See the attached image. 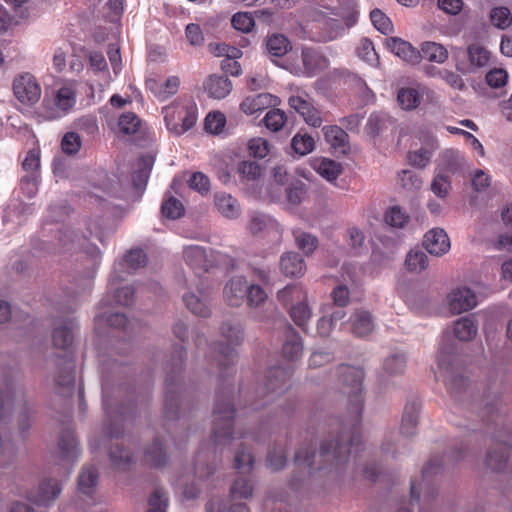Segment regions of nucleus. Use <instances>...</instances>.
I'll list each match as a JSON object with an SVG mask.
<instances>
[{
    "label": "nucleus",
    "instance_id": "64",
    "mask_svg": "<svg viewBox=\"0 0 512 512\" xmlns=\"http://www.w3.org/2000/svg\"><path fill=\"white\" fill-rule=\"evenodd\" d=\"M109 455L112 465L117 469H125L132 459L130 453L118 445L111 449Z\"/></svg>",
    "mask_w": 512,
    "mask_h": 512
},
{
    "label": "nucleus",
    "instance_id": "44",
    "mask_svg": "<svg viewBox=\"0 0 512 512\" xmlns=\"http://www.w3.org/2000/svg\"><path fill=\"white\" fill-rule=\"evenodd\" d=\"M406 367V359L402 354H393L387 357L383 363V373L387 377L400 375Z\"/></svg>",
    "mask_w": 512,
    "mask_h": 512
},
{
    "label": "nucleus",
    "instance_id": "12",
    "mask_svg": "<svg viewBox=\"0 0 512 512\" xmlns=\"http://www.w3.org/2000/svg\"><path fill=\"white\" fill-rule=\"evenodd\" d=\"M58 241L64 252L83 250L93 259H97L100 256V251L94 244L88 242L85 237L77 235L72 229L67 228L61 231Z\"/></svg>",
    "mask_w": 512,
    "mask_h": 512
},
{
    "label": "nucleus",
    "instance_id": "1",
    "mask_svg": "<svg viewBox=\"0 0 512 512\" xmlns=\"http://www.w3.org/2000/svg\"><path fill=\"white\" fill-rule=\"evenodd\" d=\"M362 446V438L359 434L345 432L341 435V441L326 440L321 444L318 457L324 462H330L336 466L349 461L352 454L357 455Z\"/></svg>",
    "mask_w": 512,
    "mask_h": 512
},
{
    "label": "nucleus",
    "instance_id": "37",
    "mask_svg": "<svg viewBox=\"0 0 512 512\" xmlns=\"http://www.w3.org/2000/svg\"><path fill=\"white\" fill-rule=\"evenodd\" d=\"M185 262L194 269H208V261L205 250L200 246H188L183 251Z\"/></svg>",
    "mask_w": 512,
    "mask_h": 512
},
{
    "label": "nucleus",
    "instance_id": "15",
    "mask_svg": "<svg viewBox=\"0 0 512 512\" xmlns=\"http://www.w3.org/2000/svg\"><path fill=\"white\" fill-rule=\"evenodd\" d=\"M450 239L442 228L430 229L424 237V247L432 255L442 256L450 250Z\"/></svg>",
    "mask_w": 512,
    "mask_h": 512
},
{
    "label": "nucleus",
    "instance_id": "33",
    "mask_svg": "<svg viewBox=\"0 0 512 512\" xmlns=\"http://www.w3.org/2000/svg\"><path fill=\"white\" fill-rule=\"evenodd\" d=\"M34 211L32 204L23 203L20 199H12L7 205L3 215V221L8 222H21V217L30 215Z\"/></svg>",
    "mask_w": 512,
    "mask_h": 512
},
{
    "label": "nucleus",
    "instance_id": "42",
    "mask_svg": "<svg viewBox=\"0 0 512 512\" xmlns=\"http://www.w3.org/2000/svg\"><path fill=\"white\" fill-rule=\"evenodd\" d=\"M289 314L294 323L299 327H304L311 318L312 312L306 300H300L293 304L289 309Z\"/></svg>",
    "mask_w": 512,
    "mask_h": 512
},
{
    "label": "nucleus",
    "instance_id": "60",
    "mask_svg": "<svg viewBox=\"0 0 512 512\" xmlns=\"http://www.w3.org/2000/svg\"><path fill=\"white\" fill-rule=\"evenodd\" d=\"M226 123L224 114L221 112H211L205 118V130L211 134H219L223 131Z\"/></svg>",
    "mask_w": 512,
    "mask_h": 512
},
{
    "label": "nucleus",
    "instance_id": "58",
    "mask_svg": "<svg viewBox=\"0 0 512 512\" xmlns=\"http://www.w3.org/2000/svg\"><path fill=\"white\" fill-rule=\"evenodd\" d=\"M254 465V456L250 451L238 450L234 457V467L240 473H249Z\"/></svg>",
    "mask_w": 512,
    "mask_h": 512
},
{
    "label": "nucleus",
    "instance_id": "9",
    "mask_svg": "<svg viewBox=\"0 0 512 512\" xmlns=\"http://www.w3.org/2000/svg\"><path fill=\"white\" fill-rule=\"evenodd\" d=\"M52 361V376L55 389L59 393L70 391V388L74 383V365L72 358L67 353H65V355Z\"/></svg>",
    "mask_w": 512,
    "mask_h": 512
},
{
    "label": "nucleus",
    "instance_id": "22",
    "mask_svg": "<svg viewBox=\"0 0 512 512\" xmlns=\"http://www.w3.org/2000/svg\"><path fill=\"white\" fill-rule=\"evenodd\" d=\"M232 82L222 75H211L204 82V89L209 97L223 99L232 91Z\"/></svg>",
    "mask_w": 512,
    "mask_h": 512
},
{
    "label": "nucleus",
    "instance_id": "18",
    "mask_svg": "<svg viewBox=\"0 0 512 512\" xmlns=\"http://www.w3.org/2000/svg\"><path fill=\"white\" fill-rule=\"evenodd\" d=\"M78 455V443L75 435L71 431H66L59 441V460L62 462L65 472L69 470V466L77 459Z\"/></svg>",
    "mask_w": 512,
    "mask_h": 512
},
{
    "label": "nucleus",
    "instance_id": "10",
    "mask_svg": "<svg viewBox=\"0 0 512 512\" xmlns=\"http://www.w3.org/2000/svg\"><path fill=\"white\" fill-rule=\"evenodd\" d=\"M247 227L252 234L262 233L274 243H279L282 239L283 229L281 225L268 215L252 214Z\"/></svg>",
    "mask_w": 512,
    "mask_h": 512
},
{
    "label": "nucleus",
    "instance_id": "47",
    "mask_svg": "<svg viewBox=\"0 0 512 512\" xmlns=\"http://www.w3.org/2000/svg\"><path fill=\"white\" fill-rule=\"evenodd\" d=\"M405 265L411 272L420 273L428 266L427 255L420 250H411L405 259Z\"/></svg>",
    "mask_w": 512,
    "mask_h": 512
},
{
    "label": "nucleus",
    "instance_id": "36",
    "mask_svg": "<svg viewBox=\"0 0 512 512\" xmlns=\"http://www.w3.org/2000/svg\"><path fill=\"white\" fill-rule=\"evenodd\" d=\"M478 327L470 317H462L453 325L454 336L461 341L472 340L477 335Z\"/></svg>",
    "mask_w": 512,
    "mask_h": 512
},
{
    "label": "nucleus",
    "instance_id": "31",
    "mask_svg": "<svg viewBox=\"0 0 512 512\" xmlns=\"http://www.w3.org/2000/svg\"><path fill=\"white\" fill-rule=\"evenodd\" d=\"M314 170L329 182L335 181L342 173V165L328 158L316 159L313 162Z\"/></svg>",
    "mask_w": 512,
    "mask_h": 512
},
{
    "label": "nucleus",
    "instance_id": "32",
    "mask_svg": "<svg viewBox=\"0 0 512 512\" xmlns=\"http://www.w3.org/2000/svg\"><path fill=\"white\" fill-rule=\"evenodd\" d=\"M465 163V158L460 154L457 150H446L441 154L440 162L436 171H441L442 173L450 172L455 173L458 171L462 165Z\"/></svg>",
    "mask_w": 512,
    "mask_h": 512
},
{
    "label": "nucleus",
    "instance_id": "13",
    "mask_svg": "<svg viewBox=\"0 0 512 512\" xmlns=\"http://www.w3.org/2000/svg\"><path fill=\"white\" fill-rule=\"evenodd\" d=\"M76 103V83L68 82L61 86L55 96L54 104L57 108L56 112L47 114L48 119H56L62 117L69 112Z\"/></svg>",
    "mask_w": 512,
    "mask_h": 512
},
{
    "label": "nucleus",
    "instance_id": "7",
    "mask_svg": "<svg viewBox=\"0 0 512 512\" xmlns=\"http://www.w3.org/2000/svg\"><path fill=\"white\" fill-rule=\"evenodd\" d=\"M233 409L228 402L217 403L214 410L212 438L216 446L227 445L232 437Z\"/></svg>",
    "mask_w": 512,
    "mask_h": 512
},
{
    "label": "nucleus",
    "instance_id": "28",
    "mask_svg": "<svg viewBox=\"0 0 512 512\" xmlns=\"http://www.w3.org/2000/svg\"><path fill=\"white\" fill-rule=\"evenodd\" d=\"M323 133L326 141L334 149L339 150L341 153H346L349 150L348 135L339 126H325L323 127Z\"/></svg>",
    "mask_w": 512,
    "mask_h": 512
},
{
    "label": "nucleus",
    "instance_id": "38",
    "mask_svg": "<svg viewBox=\"0 0 512 512\" xmlns=\"http://www.w3.org/2000/svg\"><path fill=\"white\" fill-rule=\"evenodd\" d=\"M98 482V472L93 466H85L78 478L79 492L90 496L95 491Z\"/></svg>",
    "mask_w": 512,
    "mask_h": 512
},
{
    "label": "nucleus",
    "instance_id": "55",
    "mask_svg": "<svg viewBox=\"0 0 512 512\" xmlns=\"http://www.w3.org/2000/svg\"><path fill=\"white\" fill-rule=\"evenodd\" d=\"M141 126L138 116L132 112L123 114L118 121L120 132L130 135L136 133Z\"/></svg>",
    "mask_w": 512,
    "mask_h": 512
},
{
    "label": "nucleus",
    "instance_id": "19",
    "mask_svg": "<svg viewBox=\"0 0 512 512\" xmlns=\"http://www.w3.org/2000/svg\"><path fill=\"white\" fill-rule=\"evenodd\" d=\"M278 98L270 93H259L246 97L240 104V109L246 115L256 114L268 107L275 106Z\"/></svg>",
    "mask_w": 512,
    "mask_h": 512
},
{
    "label": "nucleus",
    "instance_id": "35",
    "mask_svg": "<svg viewBox=\"0 0 512 512\" xmlns=\"http://www.w3.org/2000/svg\"><path fill=\"white\" fill-rule=\"evenodd\" d=\"M487 465L495 471H504L511 467L510 465V449L507 446H499L489 452Z\"/></svg>",
    "mask_w": 512,
    "mask_h": 512
},
{
    "label": "nucleus",
    "instance_id": "29",
    "mask_svg": "<svg viewBox=\"0 0 512 512\" xmlns=\"http://www.w3.org/2000/svg\"><path fill=\"white\" fill-rule=\"evenodd\" d=\"M76 328L74 320L58 324L53 331V344L60 349H67L73 340V331Z\"/></svg>",
    "mask_w": 512,
    "mask_h": 512
},
{
    "label": "nucleus",
    "instance_id": "21",
    "mask_svg": "<svg viewBox=\"0 0 512 512\" xmlns=\"http://www.w3.org/2000/svg\"><path fill=\"white\" fill-rule=\"evenodd\" d=\"M425 90V87L421 85L400 88L397 92L399 106L403 110H415L420 105Z\"/></svg>",
    "mask_w": 512,
    "mask_h": 512
},
{
    "label": "nucleus",
    "instance_id": "5",
    "mask_svg": "<svg viewBox=\"0 0 512 512\" xmlns=\"http://www.w3.org/2000/svg\"><path fill=\"white\" fill-rule=\"evenodd\" d=\"M221 333L228 345L218 344L213 349L219 364L228 365L236 356L233 346L240 345L244 340V329L240 323L228 321L223 323Z\"/></svg>",
    "mask_w": 512,
    "mask_h": 512
},
{
    "label": "nucleus",
    "instance_id": "25",
    "mask_svg": "<svg viewBox=\"0 0 512 512\" xmlns=\"http://www.w3.org/2000/svg\"><path fill=\"white\" fill-rule=\"evenodd\" d=\"M280 269L287 277H301L306 271V265L299 254L289 252L281 257Z\"/></svg>",
    "mask_w": 512,
    "mask_h": 512
},
{
    "label": "nucleus",
    "instance_id": "40",
    "mask_svg": "<svg viewBox=\"0 0 512 512\" xmlns=\"http://www.w3.org/2000/svg\"><path fill=\"white\" fill-rule=\"evenodd\" d=\"M288 331L287 339L283 345V355L285 358L295 361L302 355L303 344L297 333H295L291 328H289Z\"/></svg>",
    "mask_w": 512,
    "mask_h": 512
},
{
    "label": "nucleus",
    "instance_id": "49",
    "mask_svg": "<svg viewBox=\"0 0 512 512\" xmlns=\"http://www.w3.org/2000/svg\"><path fill=\"white\" fill-rule=\"evenodd\" d=\"M271 146L265 138L254 137L247 142V150L251 157L263 159L270 153Z\"/></svg>",
    "mask_w": 512,
    "mask_h": 512
},
{
    "label": "nucleus",
    "instance_id": "30",
    "mask_svg": "<svg viewBox=\"0 0 512 512\" xmlns=\"http://www.w3.org/2000/svg\"><path fill=\"white\" fill-rule=\"evenodd\" d=\"M421 59L424 58L429 62L443 64L449 57L448 50L440 43L427 41L421 45Z\"/></svg>",
    "mask_w": 512,
    "mask_h": 512
},
{
    "label": "nucleus",
    "instance_id": "61",
    "mask_svg": "<svg viewBox=\"0 0 512 512\" xmlns=\"http://www.w3.org/2000/svg\"><path fill=\"white\" fill-rule=\"evenodd\" d=\"M231 23L236 30L244 33L250 32L255 25L254 18L249 12H238L234 14Z\"/></svg>",
    "mask_w": 512,
    "mask_h": 512
},
{
    "label": "nucleus",
    "instance_id": "6",
    "mask_svg": "<svg viewBox=\"0 0 512 512\" xmlns=\"http://www.w3.org/2000/svg\"><path fill=\"white\" fill-rule=\"evenodd\" d=\"M339 375L343 384L347 386L346 393L351 398L352 413L354 418L357 419L360 416L363 404L362 381L364 372L360 368L344 365L339 368Z\"/></svg>",
    "mask_w": 512,
    "mask_h": 512
},
{
    "label": "nucleus",
    "instance_id": "4",
    "mask_svg": "<svg viewBox=\"0 0 512 512\" xmlns=\"http://www.w3.org/2000/svg\"><path fill=\"white\" fill-rule=\"evenodd\" d=\"M301 61L302 63L299 64L289 60L285 68L296 76L311 78L318 75L329 66L328 59L322 53L309 47L302 49Z\"/></svg>",
    "mask_w": 512,
    "mask_h": 512
},
{
    "label": "nucleus",
    "instance_id": "27",
    "mask_svg": "<svg viewBox=\"0 0 512 512\" xmlns=\"http://www.w3.org/2000/svg\"><path fill=\"white\" fill-rule=\"evenodd\" d=\"M265 47L269 56L283 57L292 49V44L285 35L274 33L266 37Z\"/></svg>",
    "mask_w": 512,
    "mask_h": 512
},
{
    "label": "nucleus",
    "instance_id": "20",
    "mask_svg": "<svg viewBox=\"0 0 512 512\" xmlns=\"http://www.w3.org/2000/svg\"><path fill=\"white\" fill-rule=\"evenodd\" d=\"M247 282L244 277L231 278L225 285L223 295L225 301L234 307L240 306L245 298Z\"/></svg>",
    "mask_w": 512,
    "mask_h": 512
},
{
    "label": "nucleus",
    "instance_id": "53",
    "mask_svg": "<svg viewBox=\"0 0 512 512\" xmlns=\"http://www.w3.org/2000/svg\"><path fill=\"white\" fill-rule=\"evenodd\" d=\"M293 234L296 244L300 250H302L306 255H310L314 252L318 245V240L315 236L298 230H295Z\"/></svg>",
    "mask_w": 512,
    "mask_h": 512
},
{
    "label": "nucleus",
    "instance_id": "11",
    "mask_svg": "<svg viewBox=\"0 0 512 512\" xmlns=\"http://www.w3.org/2000/svg\"><path fill=\"white\" fill-rule=\"evenodd\" d=\"M447 303L453 314H461L475 308L478 304L476 293L467 286H459L447 295Z\"/></svg>",
    "mask_w": 512,
    "mask_h": 512
},
{
    "label": "nucleus",
    "instance_id": "54",
    "mask_svg": "<svg viewBox=\"0 0 512 512\" xmlns=\"http://www.w3.org/2000/svg\"><path fill=\"white\" fill-rule=\"evenodd\" d=\"M263 122L267 129L278 132L286 123V115L280 109H272L266 113Z\"/></svg>",
    "mask_w": 512,
    "mask_h": 512
},
{
    "label": "nucleus",
    "instance_id": "48",
    "mask_svg": "<svg viewBox=\"0 0 512 512\" xmlns=\"http://www.w3.org/2000/svg\"><path fill=\"white\" fill-rule=\"evenodd\" d=\"M254 486L251 479L247 477L237 478L230 489L233 498L248 499L253 495Z\"/></svg>",
    "mask_w": 512,
    "mask_h": 512
},
{
    "label": "nucleus",
    "instance_id": "17",
    "mask_svg": "<svg viewBox=\"0 0 512 512\" xmlns=\"http://www.w3.org/2000/svg\"><path fill=\"white\" fill-rule=\"evenodd\" d=\"M387 48L396 56L409 64H417L421 60V53L409 42L397 37L386 40Z\"/></svg>",
    "mask_w": 512,
    "mask_h": 512
},
{
    "label": "nucleus",
    "instance_id": "34",
    "mask_svg": "<svg viewBox=\"0 0 512 512\" xmlns=\"http://www.w3.org/2000/svg\"><path fill=\"white\" fill-rule=\"evenodd\" d=\"M339 8L330 9L329 14L341 17L347 28L352 27L358 20V10L355 0H338Z\"/></svg>",
    "mask_w": 512,
    "mask_h": 512
},
{
    "label": "nucleus",
    "instance_id": "16",
    "mask_svg": "<svg viewBox=\"0 0 512 512\" xmlns=\"http://www.w3.org/2000/svg\"><path fill=\"white\" fill-rule=\"evenodd\" d=\"M146 86L155 97L164 101L177 93L180 79L178 76H170L165 80L150 78L146 81Z\"/></svg>",
    "mask_w": 512,
    "mask_h": 512
},
{
    "label": "nucleus",
    "instance_id": "46",
    "mask_svg": "<svg viewBox=\"0 0 512 512\" xmlns=\"http://www.w3.org/2000/svg\"><path fill=\"white\" fill-rule=\"evenodd\" d=\"M451 190V181L449 177L441 171H436L431 182V191L438 198L445 199L449 196Z\"/></svg>",
    "mask_w": 512,
    "mask_h": 512
},
{
    "label": "nucleus",
    "instance_id": "3",
    "mask_svg": "<svg viewBox=\"0 0 512 512\" xmlns=\"http://www.w3.org/2000/svg\"><path fill=\"white\" fill-rule=\"evenodd\" d=\"M455 68L462 74L476 73L491 64V53L484 46L473 43L465 50L456 48L453 51Z\"/></svg>",
    "mask_w": 512,
    "mask_h": 512
},
{
    "label": "nucleus",
    "instance_id": "26",
    "mask_svg": "<svg viewBox=\"0 0 512 512\" xmlns=\"http://www.w3.org/2000/svg\"><path fill=\"white\" fill-rule=\"evenodd\" d=\"M214 204L218 212L223 217L234 219L240 215V206L238 201L228 193H216L214 195Z\"/></svg>",
    "mask_w": 512,
    "mask_h": 512
},
{
    "label": "nucleus",
    "instance_id": "23",
    "mask_svg": "<svg viewBox=\"0 0 512 512\" xmlns=\"http://www.w3.org/2000/svg\"><path fill=\"white\" fill-rule=\"evenodd\" d=\"M236 173L241 183L253 185L259 182L264 174L263 167L252 160H242L237 164Z\"/></svg>",
    "mask_w": 512,
    "mask_h": 512
},
{
    "label": "nucleus",
    "instance_id": "62",
    "mask_svg": "<svg viewBox=\"0 0 512 512\" xmlns=\"http://www.w3.org/2000/svg\"><path fill=\"white\" fill-rule=\"evenodd\" d=\"M82 142L80 136L75 132H67L61 141V148L65 154H76L81 148Z\"/></svg>",
    "mask_w": 512,
    "mask_h": 512
},
{
    "label": "nucleus",
    "instance_id": "43",
    "mask_svg": "<svg viewBox=\"0 0 512 512\" xmlns=\"http://www.w3.org/2000/svg\"><path fill=\"white\" fill-rule=\"evenodd\" d=\"M186 307L195 315L200 317H207L210 314V309L206 302V296L200 298L199 296L188 293L183 297Z\"/></svg>",
    "mask_w": 512,
    "mask_h": 512
},
{
    "label": "nucleus",
    "instance_id": "41",
    "mask_svg": "<svg viewBox=\"0 0 512 512\" xmlns=\"http://www.w3.org/2000/svg\"><path fill=\"white\" fill-rule=\"evenodd\" d=\"M436 149L435 141H431L426 147L412 151L408 155L409 163L417 168H425L431 160Z\"/></svg>",
    "mask_w": 512,
    "mask_h": 512
},
{
    "label": "nucleus",
    "instance_id": "50",
    "mask_svg": "<svg viewBox=\"0 0 512 512\" xmlns=\"http://www.w3.org/2000/svg\"><path fill=\"white\" fill-rule=\"evenodd\" d=\"M356 53L360 59L370 65H377L379 63V57L375 51L374 45L372 41L367 38L361 39L356 48Z\"/></svg>",
    "mask_w": 512,
    "mask_h": 512
},
{
    "label": "nucleus",
    "instance_id": "14",
    "mask_svg": "<svg viewBox=\"0 0 512 512\" xmlns=\"http://www.w3.org/2000/svg\"><path fill=\"white\" fill-rule=\"evenodd\" d=\"M61 485L56 479L45 478L43 479L38 488L33 491L29 499L37 505H49L52 503L60 494Z\"/></svg>",
    "mask_w": 512,
    "mask_h": 512
},
{
    "label": "nucleus",
    "instance_id": "59",
    "mask_svg": "<svg viewBox=\"0 0 512 512\" xmlns=\"http://www.w3.org/2000/svg\"><path fill=\"white\" fill-rule=\"evenodd\" d=\"M167 507V494L162 489H156L149 498L147 512H166Z\"/></svg>",
    "mask_w": 512,
    "mask_h": 512
},
{
    "label": "nucleus",
    "instance_id": "63",
    "mask_svg": "<svg viewBox=\"0 0 512 512\" xmlns=\"http://www.w3.org/2000/svg\"><path fill=\"white\" fill-rule=\"evenodd\" d=\"M374 27L383 34H389L393 30L390 19L380 10L375 9L370 13Z\"/></svg>",
    "mask_w": 512,
    "mask_h": 512
},
{
    "label": "nucleus",
    "instance_id": "24",
    "mask_svg": "<svg viewBox=\"0 0 512 512\" xmlns=\"http://www.w3.org/2000/svg\"><path fill=\"white\" fill-rule=\"evenodd\" d=\"M351 332L358 337L368 336L374 330V321L369 312L357 310L349 319Z\"/></svg>",
    "mask_w": 512,
    "mask_h": 512
},
{
    "label": "nucleus",
    "instance_id": "51",
    "mask_svg": "<svg viewBox=\"0 0 512 512\" xmlns=\"http://www.w3.org/2000/svg\"><path fill=\"white\" fill-rule=\"evenodd\" d=\"M385 222L395 228L404 227L409 221V215L399 206H392L385 212Z\"/></svg>",
    "mask_w": 512,
    "mask_h": 512
},
{
    "label": "nucleus",
    "instance_id": "45",
    "mask_svg": "<svg viewBox=\"0 0 512 512\" xmlns=\"http://www.w3.org/2000/svg\"><path fill=\"white\" fill-rule=\"evenodd\" d=\"M492 25L500 30H505L512 24V14L507 7H494L489 15Z\"/></svg>",
    "mask_w": 512,
    "mask_h": 512
},
{
    "label": "nucleus",
    "instance_id": "57",
    "mask_svg": "<svg viewBox=\"0 0 512 512\" xmlns=\"http://www.w3.org/2000/svg\"><path fill=\"white\" fill-rule=\"evenodd\" d=\"M400 185L409 191H416L422 187L423 181L420 176L410 170H402L398 174Z\"/></svg>",
    "mask_w": 512,
    "mask_h": 512
},
{
    "label": "nucleus",
    "instance_id": "56",
    "mask_svg": "<svg viewBox=\"0 0 512 512\" xmlns=\"http://www.w3.org/2000/svg\"><path fill=\"white\" fill-rule=\"evenodd\" d=\"M161 212L168 219H177L183 215L184 207L178 199L168 197L162 203Z\"/></svg>",
    "mask_w": 512,
    "mask_h": 512
},
{
    "label": "nucleus",
    "instance_id": "2",
    "mask_svg": "<svg viewBox=\"0 0 512 512\" xmlns=\"http://www.w3.org/2000/svg\"><path fill=\"white\" fill-rule=\"evenodd\" d=\"M167 129L181 135L191 129L198 118L197 106L191 101L173 102L162 110Z\"/></svg>",
    "mask_w": 512,
    "mask_h": 512
},
{
    "label": "nucleus",
    "instance_id": "52",
    "mask_svg": "<svg viewBox=\"0 0 512 512\" xmlns=\"http://www.w3.org/2000/svg\"><path fill=\"white\" fill-rule=\"evenodd\" d=\"M293 150L300 156H304L313 151L315 147L314 139L307 134H296L291 141Z\"/></svg>",
    "mask_w": 512,
    "mask_h": 512
},
{
    "label": "nucleus",
    "instance_id": "39",
    "mask_svg": "<svg viewBox=\"0 0 512 512\" xmlns=\"http://www.w3.org/2000/svg\"><path fill=\"white\" fill-rule=\"evenodd\" d=\"M307 293L298 284L288 285L277 293V299L284 306H292L300 300H306Z\"/></svg>",
    "mask_w": 512,
    "mask_h": 512
},
{
    "label": "nucleus",
    "instance_id": "8",
    "mask_svg": "<svg viewBox=\"0 0 512 512\" xmlns=\"http://www.w3.org/2000/svg\"><path fill=\"white\" fill-rule=\"evenodd\" d=\"M13 93L24 105H33L41 97V87L37 79L28 72L17 75L13 80Z\"/></svg>",
    "mask_w": 512,
    "mask_h": 512
}]
</instances>
